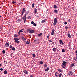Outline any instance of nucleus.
Here are the masks:
<instances>
[{"label": "nucleus", "mask_w": 77, "mask_h": 77, "mask_svg": "<svg viewBox=\"0 0 77 77\" xmlns=\"http://www.w3.org/2000/svg\"><path fill=\"white\" fill-rule=\"evenodd\" d=\"M66 61H64L63 62L62 65V67L63 68H65L66 67Z\"/></svg>", "instance_id": "1"}, {"label": "nucleus", "mask_w": 77, "mask_h": 77, "mask_svg": "<svg viewBox=\"0 0 77 77\" xmlns=\"http://www.w3.org/2000/svg\"><path fill=\"white\" fill-rule=\"evenodd\" d=\"M27 19V16H26V14H25L24 16L22 17V20L24 21V23H26V20Z\"/></svg>", "instance_id": "2"}, {"label": "nucleus", "mask_w": 77, "mask_h": 77, "mask_svg": "<svg viewBox=\"0 0 77 77\" xmlns=\"http://www.w3.org/2000/svg\"><path fill=\"white\" fill-rule=\"evenodd\" d=\"M54 23H53L54 26H56L57 24V19L55 18L54 19Z\"/></svg>", "instance_id": "3"}, {"label": "nucleus", "mask_w": 77, "mask_h": 77, "mask_svg": "<svg viewBox=\"0 0 77 77\" xmlns=\"http://www.w3.org/2000/svg\"><path fill=\"white\" fill-rule=\"evenodd\" d=\"M26 8H23L22 10V14H21V17H23V15L26 12Z\"/></svg>", "instance_id": "4"}, {"label": "nucleus", "mask_w": 77, "mask_h": 77, "mask_svg": "<svg viewBox=\"0 0 77 77\" xmlns=\"http://www.w3.org/2000/svg\"><path fill=\"white\" fill-rule=\"evenodd\" d=\"M14 40H15V42H16V43H17V44H18V43H20V41H18V40H17V38H15L14 39Z\"/></svg>", "instance_id": "5"}, {"label": "nucleus", "mask_w": 77, "mask_h": 77, "mask_svg": "<svg viewBox=\"0 0 77 77\" xmlns=\"http://www.w3.org/2000/svg\"><path fill=\"white\" fill-rule=\"evenodd\" d=\"M73 74V72H72V71H69L68 72V74L69 75H71Z\"/></svg>", "instance_id": "6"}, {"label": "nucleus", "mask_w": 77, "mask_h": 77, "mask_svg": "<svg viewBox=\"0 0 77 77\" xmlns=\"http://www.w3.org/2000/svg\"><path fill=\"white\" fill-rule=\"evenodd\" d=\"M58 74H59V72H56L55 73V76H56V77H59V75H58Z\"/></svg>", "instance_id": "7"}, {"label": "nucleus", "mask_w": 77, "mask_h": 77, "mask_svg": "<svg viewBox=\"0 0 77 77\" xmlns=\"http://www.w3.org/2000/svg\"><path fill=\"white\" fill-rule=\"evenodd\" d=\"M35 32V31L34 30L31 29L29 33H33Z\"/></svg>", "instance_id": "8"}, {"label": "nucleus", "mask_w": 77, "mask_h": 77, "mask_svg": "<svg viewBox=\"0 0 77 77\" xmlns=\"http://www.w3.org/2000/svg\"><path fill=\"white\" fill-rule=\"evenodd\" d=\"M55 31V30H54V29L52 30V31L51 34V35H54V33Z\"/></svg>", "instance_id": "9"}, {"label": "nucleus", "mask_w": 77, "mask_h": 77, "mask_svg": "<svg viewBox=\"0 0 77 77\" xmlns=\"http://www.w3.org/2000/svg\"><path fill=\"white\" fill-rule=\"evenodd\" d=\"M5 47H8V46H9V44L6 43L5 44Z\"/></svg>", "instance_id": "10"}, {"label": "nucleus", "mask_w": 77, "mask_h": 77, "mask_svg": "<svg viewBox=\"0 0 77 77\" xmlns=\"http://www.w3.org/2000/svg\"><path fill=\"white\" fill-rule=\"evenodd\" d=\"M52 50L54 52H56V48H53Z\"/></svg>", "instance_id": "11"}, {"label": "nucleus", "mask_w": 77, "mask_h": 77, "mask_svg": "<svg viewBox=\"0 0 77 77\" xmlns=\"http://www.w3.org/2000/svg\"><path fill=\"white\" fill-rule=\"evenodd\" d=\"M23 72H24V73H25V74H28V72L26 70H24L23 71Z\"/></svg>", "instance_id": "12"}, {"label": "nucleus", "mask_w": 77, "mask_h": 77, "mask_svg": "<svg viewBox=\"0 0 77 77\" xmlns=\"http://www.w3.org/2000/svg\"><path fill=\"white\" fill-rule=\"evenodd\" d=\"M22 39H23V41H24L25 42L26 41V39H25V38H24V37L23 36L22 37Z\"/></svg>", "instance_id": "13"}, {"label": "nucleus", "mask_w": 77, "mask_h": 77, "mask_svg": "<svg viewBox=\"0 0 77 77\" xmlns=\"http://www.w3.org/2000/svg\"><path fill=\"white\" fill-rule=\"evenodd\" d=\"M45 21H46V19H45L44 20H42L41 21V23H45Z\"/></svg>", "instance_id": "14"}, {"label": "nucleus", "mask_w": 77, "mask_h": 77, "mask_svg": "<svg viewBox=\"0 0 77 77\" xmlns=\"http://www.w3.org/2000/svg\"><path fill=\"white\" fill-rule=\"evenodd\" d=\"M67 36L69 38H71V35H70V34L69 33L68 34H67Z\"/></svg>", "instance_id": "15"}, {"label": "nucleus", "mask_w": 77, "mask_h": 77, "mask_svg": "<svg viewBox=\"0 0 77 77\" xmlns=\"http://www.w3.org/2000/svg\"><path fill=\"white\" fill-rule=\"evenodd\" d=\"M49 70V67H47L45 70V71H48Z\"/></svg>", "instance_id": "16"}, {"label": "nucleus", "mask_w": 77, "mask_h": 77, "mask_svg": "<svg viewBox=\"0 0 77 77\" xmlns=\"http://www.w3.org/2000/svg\"><path fill=\"white\" fill-rule=\"evenodd\" d=\"M74 64L73 63L71 64V65L70 66V68H72L73 66H74Z\"/></svg>", "instance_id": "17"}, {"label": "nucleus", "mask_w": 77, "mask_h": 77, "mask_svg": "<svg viewBox=\"0 0 77 77\" xmlns=\"http://www.w3.org/2000/svg\"><path fill=\"white\" fill-rule=\"evenodd\" d=\"M4 74H7V71L6 70H5L4 72Z\"/></svg>", "instance_id": "18"}, {"label": "nucleus", "mask_w": 77, "mask_h": 77, "mask_svg": "<svg viewBox=\"0 0 77 77\" xmlns=\"http://www.w3.org/2000/svg\"><path fill=\"white\" fill-rule=\"evenodd\" d=\"M54 9H56V8H57V6H56V5H54Z\"/></svg>", "instance_id": "19"}, {"label": "nucleus", "mask_w": 77, "mask_h": 77, "mask_svg": "<svg viewBox=\"0 0 77 77\" xmlns=\"http://www.w3.org/2000/svg\"><path fill=\"white\" fill-rule=\"evenodd\" d=\"M59 42H60V44H62V40H59Z\"/></svg>", "instance_id": "20"}, {"label": "nucleus", "mask_w": 77, "mask_h": 77, "mask_svg": "<svg viewBox=\"0 0 77 77\" xmlns=\"http://www.w3.org/2000/svg\"><path fill=\"white\" fill-rule=\"evenodd\" d=\"M29 11H28L26 12V14H26V16H27V14H29Z\"/></svg>", "instance_id": "21"}, {"label": "nucleus", "mask_w": 77, "mask_h": 77, "mask_svg": "<svg viewBox=\"0 0 77 77\" xmlns=\"http://www.w3.org/2000/svg\"><path fill=\"white\" fill-rule=\"evenodd\" d=\"M62 51L63 53H64V52H65V51L64 49H63L62 50Z\"/></svg>", "instance_id": "22"}, {"label": "nucleus", "mask_w": 77, "mask_h": 77, "mask_svg": "<svg viewBox=\"0 0 77 77\" xmlns=\"http://www.w3.org/2000/svg\"><path fill=\"white\" fill-rule=\"evenodd\" d=\"M32 56L34 57H36V55H35V54H32Z\"/></svg>", "instance_id": "23"}, {"label": "nucleus", "mask_w": 77, "mask_h": 77, "mask_svg": "<svg viewBox=\"0 0 77 77\" xmlns=\"http://www.w3.org/2000/svg\"><path fill=\"white\" fill-rule=\"evenodd\" d=\"M12 3L13 4H14V3H16V2L13 1L12 2Z\"/></svg>", "instance_id": "24"}, {"label": "nucleus", "mask_w": 77, "mask_h": 77, "mask_svg": "<svg viewBox=\"0 0 77 77\" xmlns=\"http://www.w3.org/2000/svg\"><path fill=\"white\" fill-rule=\"evenodd\" d=\"M27 19H28V20H29V19H31V17H30V16H29L27 17Z\"/></svg>", "instance_id": "25"}, {"label": "nucleus", "mask_w": 77, "mask_h": 77, "mask_svg": "<svg viewBox=\"0 0 77 77\" xmlns=\"http://www.w3.org/2000/svg\"><path fill=\"white\" fill-rule=\"evenodd\" d=\"M58 71H59V72H62V70H61L60 69H59L58 70Z\"/></svg>", "instance_id": "26"}, {"label": "nucleus", "mask_w": 77, "mask_h": 77, "mask_svg": "<svg viewBox=\"0 0 77 77\" xmlns=\"http://www.w3.org/2000/svg\"><path fill=\"white\" fill-rule=\"evenodd\" d=\"M54 12H55V13H57V12H58V11H57V10L55 9L54 10Z\"/></svg>", "instance_id": "27"}, {"label": "nucleus", "mask_w": 77, "mask_h": 77, "mask_svg": "<svg viewBox=\"0 0 77 77\" xmlns=\"http://www.w3.org/2000/svg\"><path fill=\"white\" fill-rule=\"evenodd\" d=\"M62 73H60V74L59 75V77H62Z\"/></svg>", "instance_id": "28"}, {"label": "nucleus", "mask_w": 77, "mask_h": 77, "mask_svg": "<svg viewBox=\"0 0 77 77\" xmlns=\"http://www.w3.org/2000/svg\"><path fill=\"white\" fill-rule=\"evenodd\" d=\"M18 22H21V19H19L18 20Z\"/></svg>", "instance_id": "29"}, {"label": "nucleus", "mask_w": 77, "mask_h": 77, "mask_svg": "<svg viewBox=\"0 0 77 77\" xmlns=\"http://www.w3.org/2000/svg\"><path fill=\"white\" fill-rule=\"evenodd\" d=\"M30 30H31L30 29V28L28 29L27 30V32H29V31L30 32Z\"/></svg>", "instance_id": "30"}, {"label": "nucleus", "mask_w": 77, "mask_h": 77, "mask_svg": "<svg viewBox=\"0 0 77 77\" xmlns=\"http://www.w3.org/2000/svg\"><path fill=\"white\" fill-rule=\"evenodd\" d=\"M40 65H42L43 64V62L42 61H40Z\"/></svg>", "instance_id": "31"}, {"label": "nucleus", "mask_w": 77, "mask_h": 77, "mask_svg": "<svg viewBox=\"0 0 77 77\" xmlns=\"http://www.w3.org/2000/svg\"><path fill=\"white\" fill-rule=\"evenodd\" d=\"M44 66L45 67H47V65L46 64V63H45L44 64Z\"/></svg>", "instance_id": "32"}, {"label": "nucleus", "mask_w": 77, "mask_h": 77, "mask_svg": "<svg viewBox=\"0 0 77 77\" xmlns=\"http://www.w3.org/2000/svg\"><path fill=\"white\" fill-rule=\"evenodd\" d=\"M18 35H17L16 34H15L14 35V37L15 38H16V37H18Z\"/></svg>", "instance_id": "33"}, {"label": "nucleus", "mask_w": 77, "mask_h": 77, "mask_svg": "<svg viewBox=\"0 0 77 77\" xmlns=\"http://www.w3.org/2000/svg\"><path fill=\"white\" fill-rule=\"evenodd\" d=\"M12 50H15V48L14 47H12V48H11Z\"/></svg>", "instance_id": "34"}, {"label": "nucleus", "mask_w": 77, "mask_h": 77, "mask_svg": "<svg viewBox=\"0 0 77 77\" xmlns=\"http://www.w3.org/2000/svg\"><path fill=\"white\" fill-rule=\"evenodd\" d=\"M42 35V33H40L39 34V36H41V35Z\"/></svg>", "instance_id": "35"}, {"label": "nucleus", "mask_w": 77, "mask_h": 77, "mask_svg": "<svg viewBox=\"0 0 77 77\" xmlns=\"http://www.w3.org/2000/svg\"><path fill=\"white\" fill-rule=\"evenodd\" d=\"M2 52H3V53L4 54V53H6V51H5V50H4L2 51Z\"/></svg>", "instance_id": "36"}, {"label": "nucleus", "mask_w": 77, "mask_h": 77, "mask_svg": "<svg viewBox=\"0 0 77 77\" xmlns=\"http://www.w3.org/2000/svg\"><path fill=\"white\" fill-rule=\"evenodd\" d=\"M34 12H35V13H36L37 12V10H36V9H35L34 10Z\"/></svg>", "instance_id": "37"}, {"label": "nucleus", "mask_w": 77, "mask_h": 77, "mask_svg": "<svg viewBox=\"0 0 77 77\" xmlns=\"http://www.w3.org/2000/svg\"><path fill=\"white\" fill-rule=\"evenodd\" d=\"M26 43L27 44H29V41L26 42Z\"/></svg>", "instance_id": "38"}, {"label": "nucleus", "mask_w": 77, "mask_h": 77, "mask_svg": "<svg viewBox=\"0 0 77 77\" xmlns=\"http://www.w3.org/2000/svg\"><path fill=\"white\" fill-rule=\"evenodd\" d=\"M31 23L32 24H34V22L33 21H32L31 22Z\"/></svg>", "instance_id": "39"}, {"label": "nucleus", "mask_w": 77, "mask_h": 77, "mask_svg": "<svg viewBox=\"0 0 77 77\" xmlns=\"http://www.w3.org/2000/svg\"><path fill=\"white\" fill-rule=\"evenodd\" d=\"M34 5H35L34 3H33L32 4V8H34Z\"/></svg>", "instance_id": "40"}, {"label": "nucleus", "mask_w": 77, "mask_h": 77, "mask_svg": "<svg viewBox=\"0 0 77 77\" xmlns=\"http://www.w3.org/2000/svg\"><path fill=\"white\" fill-rule=\"evenodd\" d=\"M47 38L48 39L50 38V36H49V35H48L47 36Z\"/></svg>", "instance_id": "41"}, {"label": "nucleus", "mask_w": 77, "mask_h": 77, "mask_svg": "<svg viewBox=\"0 0 77 77\" xmlns=\"http://www.w3.org/2000/svg\"><path fill=\"white\" fill-rule=\"evenodd\" d=\"M0 71H2L3 70V68H1L0 69Z\"/></svg>", "instance_id": "42"}, {"label": "nucleus", "mask_w": 77, "mask_h": 77, "mask_svg": "<svg viewBox=\"0 0 77 77\" xmlns=\"http://www.w3.org/2000/svg\"><path fill=\"white\" fill-rule=\"evenodd\" d=\"M65 29H66V30H67V29H68V26H65Z\"/></svg>", "instance_id": "43"}, {"label": "nucleus", "mask_w": 77, "mask_h": 77, "mask_svg": "<svg viewBox=\"0 0 77 77\" xmlns=\"http://www.w3.org/2000/svg\"><path fill=\"white\" fill-rule=\"evenodd\" d=\"M67 24V22H64V24H65V25H66Z\"/></svg>", "instance_id": "44"}, {"label": "nucleus", "mask_w": 77, "mask_h": 77, "mask_svg": "<svg viewBox=\"0 0 77 77\" xmlns=\"http://www.w3.org/2000/svg\"><path fill=\"white\" fill-rule=\"evenodd\" d=\"M10 47V48H12V45H10V47Z\"/></svg>", "instance_id": "45"}, {"label": "nucleus", "mask_w": 77, "mask_h": 77, "mask_svg": "<svg viewBox=\"0 0 77 77\" xmlns=\"http://www.w3.org/2000/svg\"><path fill=\"white\" fill-rule=\"evenodd\" d=\"M33 25L34 26H36V23H34Z\"/></svg>", "instance_id": "46"}, {"label": "nucleus", "mask_w": 77, "mask_h": 77, "mask_svg": "<svg viewBox=\"0 0 77 77\" xmlns=\"http://www.w3.org/2000/svg\"><path fill=\"white\" fill-rule=\"evenodd\" d=\"M68 21L69 22H71V20H70V19L68 20Z\"/></svg>", "instance_id": "47"}, {"label": "nucleus", "mask_w": 77, "mask_h": 77, "mask_svg": "<svg viewBox=\"0 0 77 77\" xmlns=\"http://www.w3.org/2000/svg\"><path fill=\"white\" fill-rule=\"evenodd\" d=\"M18 35H20L21 34V33H20V32L19 31V32H18Z\"/></svg>", "instance_id": "48"}, {"label": "nucleus", "mask_w": 77, "mask_h": 77, "mask_svg": "<svg viewBox=\"0 0 77 77\" xmlns=\"http://www.w3.org/2000/svg\"><path fill=\"white\" fill-rule=\"evenodd\" d=\"M62 45H63V44H64V43H63V41L62 42Z\"/></svg>", "instance_id": "49"}, {"label": "nucleus", "mask_w": 77, "mask_h": 77, "mask_svg": "<svg viewBox=\"0 0 77 77\" xmlns=\"http://www.w3.org/2000/svg\"><path fill=\"white\" fill-rule=\"evenodd\" d=\"M30 77H33V75H31Z\"/></svg>", "instance_id": "50"}, {"label": "nucleus", "mask_w": 77, "mask_h": 77, "mask_svg": "<svg viewBox=\"0 0 77 77\" xmlns=\"http://www.w3.org/2000/svg\"><path fill=\"white\" fill-rule=\"evenodd\" d=\"M74 60H75V61H76V62H77V60L76 59L74 58Z\"/></svg>", "instance_id": "51"}, {"label": "nucleus", "mask_w": 77, "mask_h": 77, "mask_svg": "<svg viewBox=\"0 0 77 77\" xmlns=\"http://www.w3.org/2000/svg\"><path fill=\"white\" fill-rule=\"evenodd\" d=\"M49 41L50 42H52V41L51 40H49Z\"/></svg>", "instance_id": "52"}, {"label": "nucleus", "mask_w": 77, "mask_h": 77, "mask_svg": "<svg viewBox=\"0 0 77 77\" xmlns=\"http://www.w3.org/2000/svg\"><path fill=\"white\" fill-rule=\"evenodd\" d=\"M19 31H20V32H23V31H22V30H20Z\"/></svg>", "instance_id": "53"}, {"label": "nucleus", "mask_w": 77, "mask_h": 77, "mask_svg": "<svg viewBox=\"0 0 77 77\" xmlns=\"http://www.w3.org/2000/svg\"><path fill=\"white\" fill-rule=\"evenodd\" d=\"M36 40H34V42H36Z\"/></svg>", "instance_id": "54"}, {"label": "nucleus", "mask_w": 77, "mask_h": 77, "mask_svg": "<svg viewBox=\"0 0 77 77\" xmlns=\"http://www.w3.org/2000/svg\"><path fill=\"white\" fill-rule=\"evenodd\" d=\"M0 29H1V30H2V28L0 27Z\"/></svg>", "instance_id": "55"}, {"label": "nucleus", "mask_w": 77, "mask_h": 77, "mask_svg": "<svg viewBox=\"0 0 77 77\" xmlns=\"http://www.w3.org/2000/svg\"><path fill=\"white\" fill-rule=\"evenodd\" d=\"M2 66V64L0 63V67H1Z\"/></svg>", "instance_id": "56"}, {"label": "nucleus", "mask_w": 77, "mask_h": 77, "mask_svg": "<svg viewBox=\"0 0 77 77\" xmlns=\"http://www.w3.org/2000/svg\"><path fill=\"white\" fill-rule=\"evenodd\" d=\"M76 58L77 59V54H76Z\"/></svg>", "instance_id": "57"}, {"label": "nucleus", "mask_w": 77, "mask_h": 77, "mask_svg": "<svg viewBox=\"0 0 77 77\" xmlns=\"http://www.w3.org/2000/svg\"><path fill=\"white\" fill-rule=\"evenodd\" d=\"M75 53H77V50L76 51Z\"/></svg>", "instance_id": "58"}, {"label": "nucleus", "mask_w": 77, "mask_h": 77, "mask_svg": "<svg viewBox=\"0 0 77 77\" xmlns=\"http://www.w3.org/2000/svg\"><path fill=\"white\" fill-rule=\"evenodd\" d=\"M4 62H6V61L5 60L4 61Z\"/></svg>", "instance_id": "59"}, {"label": "nucleus", "mask_w": 77, "mask_h": 77, "mask_svg": "<svg viewBox=\"0 0 77 77\" xmlns=\"http://www.w3.org/2000/svg\"><path fill=\"white\" fill-rule=\"evenodd\" d=\"M17 40H19V39H18V38H17Z\"/></svg>", "instance_id": "60"}, {"label": "nucleus", "mask_w": 77, "mask_h": 77, "mask_svg": "<svg viewBox=\"0 0 77 77\" xmlns=\"http://www.w3.org/2000/svg\"><path fill=\"white\" fill-rule=\"evenodd\" d=\"M54 42H53V44H54Z\"/></svg>", "instance_id": "61"}, {"label": "nucleus", "mask_w": 77, "mask_h": 77, "mask_svg": "<svg viewBox=\"0 0 77 77\" xmlns=\"http://www.w3.org/2000/svg\"><path fill=\"white\" fill-rule=\"evenodd\" d=\"M0 17H1V16L0 15Z\"/></svg>", "instance_id": "62"}, {"label": "nucleus", "mask_w": 77, "mask_h": 77, "mask_svg": "<svg viewBox=\"0 0 77 77\" xmlns=\"http://www.w3.org/2000/svg\"><path fill=\"white\" fill-rule=\"evenodd\" d=\"M22 30H23V29H22Z\"/></svg>", "instance_id": "63"}, {"label": "nucleus", "mask_w": 77, "mask_h": 77, "mask_svg": "<svg viewBox=\"0 0 77 77\" xmlns=\"http://www.w3.org/2000/svg\"><path fill=\"white\" fill-rule=\"evenodd\" d=\"M38 36H39V34L38 35Z\"/></svg>", "instance_id": "64"}]
</instances>
